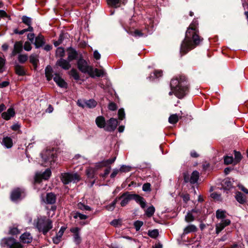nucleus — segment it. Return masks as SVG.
I'll use <instances>...</instances> for the list:
<instances>
[{"mask_svg":"<svg viewBox=\"0 0 248 248\" xmlns=\"http://www.w3.org/2000/svg\"><path fill=\"white\" fill-rule=\"evenodd\" d=\"M197 25L196 21H194L187 29L185 38L181 44V53H183L184 54H186L195 47L202 41L198 35Z\"/></svg>","mask_w":248,"mask_h":248,"instance_id":"1","label":"nucleus"},{"mask_svg":"<svg viewBox=\"0 0 248 248\" xmlns=\"http://www.w3.org/2000/svg\"><path fill=\"white\" fill-rule=\"evenodd\" d=\"M171 91L169 94H174L179 98H183L188 91V86L185 76H180L171 79L170 82Z\"/></svg>","mask_w":248,"mask_h":248,"instance_id":"2","label":"nucleus"},{"mask_svg":"<svg viewBox=\"0 0 248 248\" xmlns=\"http://www.w3.org/2000/svg\"><path fill=\"white\" fill-rule=\"evenodd\" d=\"M34 225L39 232L46 234L52 228V221L45 217H38L34 221Z\"/></svg>","mask_w":248,"mask_h":248,"instance_id":"3","label":"nucleus"},{"mask_svg":"<svg viewBox=\"0 0 248 248\" xmlns=\"http://www.w3.org/2000/svg\"><path fill=\"white\" fill-rule=\"evenodd\" d=\"M41 157L44 161L43 165L45 166H47L51 165L52 162H54L55 156V153L53 150H46L43 152L41 154Z\"/></svg>","mask_w":248,"mask_h":248,"instance_id":"4","label":"nucleus"},{"mask_svg":"<svg viewBox=\"0 0 248 248\" xmlns=\"http://www.w3.org/2000/svg\"><path fill=\"white\" fill-rule=\"evenodd\" d=\"M1 245L7 248H23V245L12 237H6L1 239Z\"/></svg>","mask_w":248,"mask_h":248,"instance_id":"5","label":"nucleus"},{"mask_svg":"<svg viewBox=\"0 0 248 248\" xmlns=\"http://www.w3.org/2000/svg\"><path fill=\"white\" fill-rule=\"evenodd\" d=\"M61 179L64 184H68L70 182L76 183L79 181L80 177L76 173H63L61 174Z\"/></svg>","mask_w":248,"mask_h":248,"instance_id":"6","label":"nucleus"},{"mask_svg":"<svg viewBox=\"0 0 248 248\" xmlns=\"http://www.w3.org/2000/svg\"><path fill=\"white\" fill-rule=\"evenodd\" d=\"M78 69L82 73H87L89 74L93 75L92 67L89 66L87 62L83 59H79L77 62Z\"/></svg>","mask_w":248,"mask_h":248,"instance_id":"7","label":"nucleus"},{"mask_svg":"<svg viewBox=\"0 0 248 248\" xmlns=\"http://www.w3.org/2000/svg\"><path fill=\"white\" fill-rule=\"evenodd\" d=\"M199 178V173L197 170H195L192 173L190 178L188 174H184V180L186 183L189 182L191 184H195L197 182Z\"/></svg>","mask_w":248,"mask_h":248,"instance_id":"8","label":"nucleus"},{"mask_svg":"<svg viewBox=\"0 0 248 248\" xmlns=\"http://www.w3.org/2000/svg\"><path fill=\"white\" fill-rule=\"evenodd\" d=\"M231 224V220L229 219H222L219 223L216 225V231L218 234L225 227Z\"/></svg>","mask_w":248,"mask_h":248,"instance_id":"9","label":"nucleus"},{"mask_svg":"<svg viewBox=\"0 0 248 248\" xmlns=\"http://www.w3.org/2000/svg\"><path fill=\"white\" fill-rule=\"evenodd\" d=\"M118 125V121L117 119L114 118H110L107 123L105 130L107 131H114Z\"/></svg>","mask_w":248,"mask_h":248,"instance_id":"10","label":"nucleus"},{"mask_svg":"<svg viewBox=\"0 0 248 248\" xmlns=\"http://www.w3.org/2000/svg\"><path fill=\"white\" fill-rule=\"evenodd\" d=\"M51 174V172L49 169H47L43 173H37L35 176V181L36 182H40L41 179L44 180L48 179Z\"/></svg>","mask_w":248,"mask_h":248,"instance_id":"11","label":"nucleus"},{"mask_svg":"<svg viewBox=\"0 0 248 248\" xmlns=\"http://www.w3.org/2000/svg\"><path fill=\"white\" fill-rule=\"evenodd\" d=\"M80 231V229L78 227H74L70 229L71 232L74 233L73 234V238L74 242L78 245L80 243L81 239V237L79 235V232Z\"/></svg>","mask_w":248,"mask_h":248,"instance_id":"12","label":"nucleus"},{"mask_svg":"<svg viewBox=\"0 0 248 248\" xmlns=\"http://www.w3.org/2000/svg\"><path fill=\"white\" fill-rule=\"evenodd\" d=\"M23 50V43L21 41L16 42L14 46V49L11 53V56H14L18 53H20Z\"/></svg>","mask_w":248,"mask_h":248,"instance_id":"13","label":"nucleus"},{"mask_svg":"<svg viewBox=\"0 0 248 248\" xmlns=\"http://www.w3.org/2000/svg\"><path fill=\"white\" fill-rule=\"evenodd\" d=\"M22 193H23V191L20 188L14 189L11 194V200L15 202L20 199Z\"/></svg>","mask_w":248,"mask_h":248,"instance_id":"14","label":"nucleus"},{"mask_svg":"<svg viewBox=\"0 0 248 248\" xmlns=\"http://www.w3.org/2000/svg\"><path fill=\"white\" fill-rule=\"evenodd\" d=\"M131 194L128 192L124 193L121 197L117 198L118 200L122 199L121 202V205L122 206H125L128 202L132 200Z\"/></svg>","mask_w":248,"mask_h":248,"instance_id":"15","label":"nucleus"},{"mask_svg":"<svg viewBox=\"0 0 248 248\" xmlns=\"http://www.w3.org/2000/svg\"><path fill=\"white\" fill-rule=\"evenodd\" d=\"M54 81L61 88H66L67 84L66 82L59 75L55 74L53 78Z\"/></svg>","mask_w":248,"mask_h":248,"instance_id":"16","label":"nucleus"},{"mask_svg":"<svg viewBox=\"0 0 248 248\" xmlns=\"http://www.w3.org/2000/svg\"><path fill=\"white\" fill-rule=\"evenodd\" d=\"M68 60H66L63 59H60L57 61L56 64L64 70H68L71 67V64Z\"/></svg>","mask_w":248,"mask_h":248,"instance_id":"17","label":"nucleus"},{"mask_svg":"<svg viewBox=\"0 0 248 248\" xmlns=\"http://www.w3.org/2000/svg\"><path fill=\"white\" fill-rule=\"evenodd\" d=\"M15 115V112L13 108H9L7 111L4 112L1 114V116L3 119L8 120L13 117Z\"/></svg>","mask_w":248,"mask_h":248,"instance_id":"18","label":"nucleus"},{"mask_svg":"<svg viewBox=\"0 0 248 248\" xmlns=\"http://www.w3.org/2000/svg\"><path fill=\"white\" fill-rule=\"evenodd\" d=\"M132 200H134L137 202L139 203L140 206L144 208L146 206V202L144 200V199L137 194H131Z\"/></svg>","mask_w":248,"mask_h":248,"instance_id":"19","label":"nucleus"},{"mask_svg":"<svg viewBox=\"0 0 248 248\" xmlns=\"http://www.w3.org/2000/svg\"><path fill=\"white\" fill-rule=\"evenodd\" d=\"M20 241L23 243H30L32 240V237L29 232H25L20 237Z\"/></svg>","mask_w":248,"mask_h":248,"instance_id":"20","label":"nucleus"},{"mask_svg":"<svg viewBox=\"0 0 248 248\" xmlns=\"http://www.w3.org/2000/svg\"><path fill=\"white\" fill-rule=\"evenodd\" d=\"M56 200V195L53 193H48L46 194L45 202L47 204H54Z\"/></svg>","mask_w":248,"mask_h":248,"instance_id":"21","label":"nucleus"},{"mask_svg":"<svg viewBox=\"0 0 248 248\" xmlns=\"http://www.w3.org/2000/svg\"><path fill=\"white\" fill-rule=\"evenodd\" d=\"M36 48H39L43 46L45 44L44 38L43 35L39 34L35 39V42L33 43Z\"/></svg>","mask_w":248,"mask_h":248,"instance_id":"22","label":"nucleus"},{"mask_svg":"<svg viewBox=\"0 0 248 248\" xmlns=\"http://www.w3.org/2000/svg\"><path fill=\"white\" fill-rule=\"evenodd\" d=\"M95 123L97 126L99 128H104L105 129L106 121L105 118L103 116H98L95 119Z\"/></svg>","mask_w":248,"mask_h":248,"instance_id":"23","label":"nucleus"},{"mask_svg":"<svg viewBox=\"0 0 248 248\" xmlns=\"http://www.w3.org/2000/svg\"><path fill=\"white\" fill-rule=\"evenodd\" d=\"M108 4L112 7H117L119 6L121 3H124L126 0H107Z\"/></svg>","mask_w":248,"mask_h":248,"instance_id":"24","label":"nucleus"},{"mask_svg":"<svg viewBox=\"0 0 248 248\" xmlns=\"http://www.w3.org/2000/svg\"><path fill=\"white\" fill-rule=\"evenodd\" d=\"M235 197L236 201L241 204H243L246 202L245 196L240 192H237Z\"/></svg>","mask_w":248,"mask_h":248,"instance_id":"25","label":"nucleus"},{"mask_svg":"<svg viewBox=\"0 0 248 248\" xmlns=\"http://www.w3.org/2000/svg\"><path fill=\"white\" fill-rule=\"evenodd\" d=\"M197 230V227L194 225H189L184 229L183 234H186L190 232H196Z\"/></svg>","mask_w":248,"mask_h":248,"instance_id":"26","label":"nucleus"},{"mask_svg":"<svg viewBox=\"0 0 248 248\" xmlns=\"http://www.w3.org/2000/svg\"><path fill=\"white\" fill-rule=\"evenodd\" d=\"M2 143L7 148H10L13 146L12 140L8 137H4L3 139Z\"/></svg>","mask_w":248,"mask_h":248,"instance_id":"27","label":"nucleus"},{"mask_svg":"<svg viewBox=\"0 0 248 248\" xmlns=\"http://www.w3.org/2000/svg\"><path fill=\"white\" fill-rule=\"evenodd\" d=\"M77 56V52L73 49H69L68 50L67 59L69 62L75 59Z\"/></svg>","mask_w":248,"mask_h":248,"instance_id":"28","label":"nucleus"},{"mask_svg":"<svg viewBox=\"0 0 248 248\" xmlns=\"http://www.w3.org/2000/svg\"><path fill=\"white\" fill-rule=\"evenodd\" d=\"M52 69L50 66H47L45 69V75L48 81L50 80L52 78Z\"/></svg>","mask_w":248,"mask_h":248,"instance_id":"29","label":"nucleus"},{"mask_svg":"<svg viewBox=\"0 0 248 248\" xmlns=\"http://www.w3.org/2000/svg\"><path fill=\"white\" fill-rule=\"evenodd\" d=\"M15 71L16 74L19 76H23L25 74V71L23 67L18 64L15 65Z\"/></svg>","mask_w":248,"mask_h":248,"instance_id":"30","label":"nucleus"},{"mask_svg":"<svg viewBox=\"0 0 248 248\" xmlns=\"http://www.w3.org/2000/svg\"><path fill=\"white\" fill-rule=\"evenodd\" d=\"M92 74L93 75L89 74L90 76L92 77H94V76H96L98 77L102 76L104 74V71L102 70H99L97 68L93 69L92 68Z\"/></svg>","mask_w":248,"mask_h":248,"instance_id":"31","label":"nucleus"},{"mask_svg":"<svg viewBox=\"0 0 248 248\" xmlns=\"http://www.w3.org/2000/svg\"><path fill=\"white\" fill-rule=\"evenodd\" d=\"M226 211L221 209H218L216 212V217L218 219H225L226 217Z\"/></svg>","mask_w":248,"mask_h":248,"instance_id":"32","label":"nucleus"},{"mask_svg":"<svg viewBox=\"0 0 248 248\" xmlns=\"http://www.w3.org/2000/svg\"><path fill=\"white\" fill-rule=\"evenodd\" d=\"M97 105L96 102L93 99L86 100V108H94Z\"/></svg>","mask_w":248,"mask_h":248,"instance_id":"33","label":"nucleus"},{"mask_svg":"<svg viewBox=\"0 0 248 248\" xmlns=\"http://www.w3.org/2000/svg\"><path fill=\"white\" fill-rule=\"evenodd\" d=\"M118 201V198H116L112 203L105 206V208L108 211H113L115 207V205Z\"/></svg>","mask_w":248,"mask_h":248,"instance_id":"34","label":"nucleus"},{"mask_svg":"<svg viewBox=\"0 0 248 248\" xmlns=\"http://www.w3.org/2000/svg\"><path fill=\"white\" fill-rule=\"evenodd\" d=\"M128 33L135 36V37H141L143 36V34L139 30H136L134 31H127Z\"/></svg>","mask_w":248,"mask_h":248,"instance_id":"35","label":"nucleus"},{"mask_svg":"<svg viewBox=\"0 0 248 248\" xmlns=\"http://www.w3.org/2000/svg\"><path fill=\"white\" fill-rule=\"evenodd\" d=\"M155 212V208L153 206L149 207L145 211L146 215L148 217H152Z\"/></svg>","mask_w":248,"mask_h":248,"instance_id":"36","label":"nucleus"},{"mask_svg":"<svg viewBox=\"0 0 248 248\" xmlns=\"http://www.w3.org/2000/svg\"><path fill=\"white\" fill-rule=\"evenodd\" d=\"M179 120L178 116L175 114L171 115L169 118V122L170 124H176Z\"/></svg>","mask_w":248,"mask_h":248,"instance_id":"37","label":"nucleus"},{"mask_svg":"<svg viewBox=\"0 0 248 248\" xmlns=\"http://www.w3.org/2000/svg\"><path fill=\"white\" fill-rule=\"evenodd\" d=\"M74 218H79L80 220H85L88 218V216L82 214L79 212H76L74 213L73 216Z\"/></svg>","mask_w":248,"mask_h":248,"instance_id":"38","label":"nucleus"},{"mask_svg":"<svg viewBox=\"0 0 248 248\" xmlns=\"http://www.w3.org/2000/svg\"><path fill=\"white\" fill-rule=\"evenodd\" d=\"M77 207L78 209L85 211H91V208L86 205L84 204L81 202H79L77 204Z\"/></svg>","mask_w":248,"mask_h":248,"instance_id":"39","label":"nucleus"},{"mask_svg":"<svg viewBox=\"0 0 248 248\" xmlns=\"http://www.w3.org/2000/svg\"><path fill=\"white\" fill-rule=\"evenodd\" d=\"M159 234L158 231L157 229H155L151 231H149L148 235L152 238H155Z\"/></svg>","mask_w":248,"mask_h":248,"instance_id":"40","label":"nucleus"},{"mask_svg":"<svg viewBox=\"0 0 248 248\" xmlns=\"http://www.w3.org/2000/svg\"><path fill=\"white\" fill-rule=\"evenodd\" d=\"M17 59L20 63H24L27 61L28 56L26 54H19Z\"/></svg>","mask_w":248,"mask_h":248,"instance_id":"41","label":"nucleus"},{"mask_svg":"<svg viewBox=\"0 0 248 248\" xmlns=\"http://www.w3.org/2000/svg\"><path fill=\"white\" fill-rule=\"evenodd\" d=\"M185 221L187 222H192L194 220L195 217L190 212H188L185 216Z\"/></svg>","mask_w":248,"mask_h":248,"instance_id":"42","label":"nucleus"},{"mask_svg":"<svg viewBox=\"0 0 248 248\" xmlns=\"http://www.w3.org/2000/svg\"><path fill=\"white\" fill-rule=\"evenodd\" d=\"M20 232L19 230L16 227L13 226L9 228V233L12 235L18 234Z\"/></svg>","mask_w":248,"mask_h":248,"instance_id":"43","label":"nucleus"},{"mask_svg":"<svg viewBox=\"0 0 248 248\" xmlns=\"http://www.w3.org/2000/svg\"><path fill=\"white\" fill-rule=\"evenodd\" d=\"M64 50L62 47H58L56 51V55L58 57H62L64 56Z\"/></svg>","mask_w":248,"mask_h":248,"instance_id":"44","label":"nucleus"},{"mask_svg":"<svg viewBox=\"0 0 248 248\" xmlns=\"http://www.w3.org/2000/svg\"><path fill=\"white\" fill-rule=\"evenodd\" d=\"M70 75L73 77L75 80H78L79 76L77 71L74 69H72L70 72Z\"/></svg>","mask_w":248,"mask_h":248,"instance_id":"45","label":"nucleus"},{"mask_svg":"<svg viewBox=\"0 0 248 248\" xmlns=\"http://www.w3.org/2000/svg\"><path fill=\"white\" fill-rule=\"evenodd\" d=\"M241 154L238 152L234 151V159L233 160L234 164L238 163L241 159Z\"/></svg>","mask_w":248,"mask_h":248,"instance_id":"46","label":"nucleus"},{"mask_svg":"<svg viewBox=\"0 0 248 248\" xmlns=\"http://www.w3.org/2000/svg\"><path fill=\"white\" fill-rule=\"evenodd\" d=\"M22 20L23 23H24V24H25L27 26L28 25H31V19L30 17H28V16H23L22 17Z\"/></svg>","mask_w":248,"mask_h":248,"instance_id":"47","label":"nucleus"},{"mask_svg":"<svg viewBox=\"0 0 248 248\" xmlns=\"http://www.w3.org/2000/svg\"><path fill=\"white\" fill-rule=\"evenodd\" d=\"M30 61L33 64H34V65L36 64L37 62L38 61L37 56L35 54H31L30 56Z\"/></svg>","mask_w":248,"mask_h":248,"instance_id":"48","label":"nucleus"},{"mask_svg":"<svg viewBox=\"0 0 248 248\" xmlns=\"http://www.w3.org/2000/svg\"><path fill=\"white\" fill-rule=\"evenodd\" d=\"M162 71H155L152 74H151L150 77H149V78H159L162 76Z\"/></svg>","mask_w":248,"mask_h":248,"instance_id":"49","label":"nucleus"},{"mask_svg":"<svg viewBox=\"0 0 248 248\" xmlns=\"http://www.w3.org/2000/svg\"><path fill=\"white\" fill-rule=\"evenodd\" d=\"M224 163L225 164L228 165L231 164L232 163L234 162L232 156H226L224 157Z\"/></svg>","mask_w":248,"mask_h":248,"instance_id":"50","label":"nucleus"},{"mask_svg":"<svg viewBox=\"0 0 248 248\" xmlns=\"http://www.w3.org/2000/svg\"><path fill=\"white\" fill-rule=\"evenodd\" d=\"M23 47L24 50L26 51H29L31 50L32 49V46H31V44L30 42H29L28 41H26L25 42Z\"/></svg>","mask_w":248,"mask_h":248,"instance_id":"51","label":"nucleus"},{"mask_svg":"<svg viewBox=\"0 0 248 248\" xmlns=\"http://www.w3.org/2000/svg\"><path fill=\"white\" fill-rule=\"evenodd\" d=\"M121 223H122L121 219H114L110 222V224L111 225L116 227L119 225H121Z\"/></svg>","mask_w":248,"mask_h":248,"instance_id":"52","label":"nucleus"},{"mask_svg":"<svg viewBox=\"0 0 248 248\" xmlns=\"http://www.w3.org/2000/svg\"><path fill=\"white\" fill-rule=\"evenodd\" d=\"M94 170L92 168H89L86 170V173L88 177H92L93 176Z\"/></svg>","mask_w":248,"mask_h":248,"instance_id":"53","label":"nucleus"},{"mask_svg":"<svg viewBox=\"0 0 248 248\" xmlns=\"http://www.w3.org/2000/svg\"><path fill=\"white\" fill-rule=\"evenodd\" d=\"M5 63V60L0 56V73L3 71V69Z\"/></svg>","mask_w":248,"mask_h":248,"instance_id":"54","label":"nucleus"},{"mask_svg":"<svg viewBox=\"0 0 248 248\" xmlns=\"http://www.w3.org/2000/svg\"><path fill=\"white\" fill-rule=\"evenodd\" d=\"M118 117L119 119L122 120L125 117V113L124 110L122 108H121L118 111Z\"/></svg>","mask_w":248,"mask_h":248,"instance_id":"55","label":"nucleus"},{"mask_svg":"<svg viewBox=\"0 0 248 248\" xmlns=\"http://www.w3.org/2000/svg\"><path fill=\"white\" fill-rule=\"evenodd\" d=\"M142 225L143 222L141 221H137L134 223V226L136 231H139Z\"/></svg>","mask_w":248,"mask_h":248,"instance_id":"56","label":"nucleus"},{"mask_svg":"<svg viewBox=\"0 0 248 248\" xmlns=\"http://www.w3.org/2000/svg\"><path fill=\"white\" fill-rule=\"evenodd\" d=\"M77 104L78 106L84 108H86V100H78L77 101Z\"/></svg>","mask_w":248,"mask_h":248,"instance_id":"57","label":"nucleus"},{"mask_svg":"<svg viewBox=\"0 0 248 248\" xmlns=\"http://www.w3.org/2000/svg\"><path fill=\"white\" fill-rule=\"evenodd\" d=\"M150 186L151 185L149 183L144 184L142 186V190L144 191H150Z\"/></svg>","mask_w":248,"mask_h":248,"instance_id":"58","label":"nucleus"},{"mask_svg":"<svg viewBox=\"0 0 248 248\" xmlns=\"http://www.w3.org/2000/svg\"><path fill=\"white\" fill-rule=\"evenodd\" d=\"M130 170V168L128 166L123 165L120 168L119 170L122 172H127Z\"/></svg>","mask_w":248,"mask_h":248,"instance_id":"59","label":"nucleus"},{"mask_svg":"<svg viewBox=\"0 0 248 248\" xmlns=\"http://www.w3.org/2000/svg\"><path fill=\"white\" fill-rule=\"evenodd\" d=\"M34 34L33 33H29L27 35V38L31 43H33L34 39Z\"/></svg>","mask_w":248,"mask_h":248,"instance_id":"60","label":"nucleus"},{"mask_svg":"<svg viewBox=\"0 0 248 248\" xmlns=\"http://www.w3.org/2000/svg\"><path fill=\"white\" fill-rule=\"evenodd\" d=\"M108 108L111 110H115L117 109L116 105L114 103H110L108 105Z\"/></svg>","mask_w":248,"mask_h":248,"instance_id":"61","label":"nucleus"},{"mask_svg":"<svg viewBox=\"0 0 248 248\" xmlns=\"http://www.w3.org/2000/svg\"><path fill=\"white\" fill-rule=\"evenodd\" d=\"M61 238L58 236L56 235L53 238V241L54 243L55 244H58L61 241Z\"/></svg>","mask_w":248,"mask_h":248,"instance_id":"62","label":"nucleus"},{"mask_svg":"<svg viewBox=\"0 0 248 248\" xmlns=\"http://www.w3.org/2000/svg\"><path fill=\"white\" fill-rule=\"evenodd\" d=\"M93 56H94V58L95 59H96V60L100 59V58L101 57L100 54H99V53L97 50H95V51H94V52H93Z\"/></svg>","mask_w":248,"mask_h":248,"instance_id":"63","label":"nucleus"},{"mask_svg":"<svg viewBox=\"0 0 248 248\" xmlns=\"http://www.w3.org/2000/svg\"><path fill=\"white\" fill-rule=\"evenodd\" d=\"M238 187L241 190H242L243 191H244L245 193H246V194H248V189H247V188H246L244 186H243L242 185H239L238 186Z\"/></svg>","mask_w":248,"mask_h":248,"instance_id":"64","label":"nucleus"}]
</instances>
